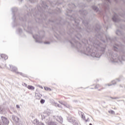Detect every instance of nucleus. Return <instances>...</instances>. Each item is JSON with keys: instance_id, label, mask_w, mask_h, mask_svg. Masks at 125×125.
<instances>
[{"instance_id": "14", "label": "nucleus", "mask_w": 125, "mask_h": 125, "mask_svg": "<svg viewBox=\"0 0 125 125\" xmlns=\"http://www.w3.org/2000/svg\"><path fill=\"white\" fill-rule=\"evenodd\" d=\"M117 82H119V80L117 79L116 80H114L112 81V84H106L105 86H107V85H108V86H111V85H112V84H116V83H117Z\"/></svg>"}, {"instance_id": "40", "label": "nucleus", "mask_w": 125, "mask_h": 125, "mask_svg": "<svg viewBox=\"0 0 125 125\" xmlns=\"http://www.w3.org/2000/svg\"><path fill=\"white\" fill-rule=\"evenodd\" d=\"M120 16H121V17H123V15L122 14H120Z\"/></svg>"}, {"instance_id": "25", "label": "nucleus", "mask_w": 125, "mask_h": 125, "mask_svg": "<svg viewBox=\"0 0 125 125\" xmlns=\"http://www.w3.org/2000/svg\"><path fill=\"white\" fill-rule=\"evenodd\" d=\"M44 43L45 44H49L50 43V42H44Z\"/></svg>"}, {"instance_id": "52", "label": "nucleus", "mask_w": 125, "mask_h": 125, "mask_svg": "<svg viewBox=\"0 0 125 125\" xmlns=\"http://www.w3.org/2000/svg\"><path fill=\"white\" fill-rule=\"evenodd\" d=\"M97 29H98V27H97Z\"/></svg>"}, {"instance_id": "12", "label": "nucleus", "mask_w": 125, "mask_h": 125, "mask_svg": "<svg viewBox=\"0 0 125 125\" xmlns=\"http://www.w3.org/2000/svg\"><path fill=\"white\" fill-rule=\"evenodd\" d=\"M55 120H56L58 122H59L61 123V124H62L63 123V118H62V117L61 116H54Z\"/></svg>"}, {"instance_id": "11", "label": "nucleus", "mask_w": 125, "mask_h": 125, "mask_svg": "<svg viewBox=\"0 0 125 125\" xmlns=\"http://www.w3.org/2000/svg\"><path fill=\"white\" fill-rule=\"evenodd\" d=\"M112 20L114 22H119V21H120L119 16H118L116 13H114V15L112 18Z\"/></svg>"}, {"instance_id": "29", "label": "nucleus", "mask_w": 125, "mask_h": 125, "mask_svg": "<svg viewBox=\"0 0 125 125\" xmlns=\"http://www.w3.org/2000/svg\"><path fill=\"white\" fill-rule=\"evenodd\" d=\"M57 105L59 108H62V106H61V105L58 104H57Z\"/></svg>"}, {"instance_id": "9", "label": "nucleus", "mask_w": 125, "mask_h": 125, "mask_svg": "<svg viewBox=\"0 0 125 125\" xmlns=\"http://www.w3.org/2000/svg\"><path fill=\"white\" fill-rule=\"evenodd\" d=\"M33 38L35 40L36 42H39V43H42V42L41 37L39 35H33Z\"/></svg>"}, {"instance_id": "6", "label": "nucleus", "mask_w": 125, "mask_h": 125, "mask_svg": "<svg viewBox=\"0 0 125 125\" xmlns=\"http://www.w3.org/2000/svg\"><path fill=\"white\" fill-rule=\"evenodd\" d=\"M113 49L115 51H122L123 49V45L121 44V43L119 44H115V45L113 46Z\"/></svg>"}, {"instance_id": "20", "label": "nucleus", "mask_w": 125, "mask_h": 125, "mask_svg": "<svg viewBox=\"0 0 125 125\" xmlns=\"http://www.w3.org/2000/svg\"><path fill=\"white\" fill-rule=\"evenodd\" d=\"M92 8H93V9H94V10L95 11H96L97 12V11H98V8L97 7H96V6H93Z\"/></svg>"}, {"instance_id": "31", "label": "nucleus", "mask_w": 125, "mask_h": 125, "mask_svg": "<svg viewBox=\"0 0 125 125\" xmlns=\"http://www.w3.org/2000/svg\"><path fill=\"white\" fill-rule=\"evenodd\" d=\"M16 108H17V109H19L20 108V106L18 104L16 105Z\"/></svg>"}, {"instance_id": "1", "label": "nucleus", "mask_w": 125, "mask_h": 125, "mask_svg": "<svg viewBox=\"0 0 125 125\" xmlns=\"http://www.w3.org/2000/svg\"><path fill=\"white\" fill-rule=\"evenodd\" d=\"M70 43L72 47H75L77 49L79 52L86 54L92 57H96V58H100L101 53H104L105 51V47L106 45L102 44L100 42L96 41L93 45H89L84 50V48L82 47V44L79 42L76 39H72L70 41ZM101 51L102 53H100Z\"/></svg>"}, {"instance_id": "13", "label": "nucleus", "mask_w": 125, "mask_h": 125, "mask_svg": "<svg viewBox=\"0 0 125 125\" xmlns=\"http://www.w3.org/2000/svg\"><path fill=\"white\" fill-rule=\"evenodd\" d=\"M73 34L76 35L75 36L77 40H81V38H82V35H80L79 32H78L77 31H75L73 32Z\"/></svg>"}, {"instance_id": "32", "label": "nucleus", "mask_w": 125, "mask_h": 125, "mask_svg": "<svg viewBox=\"0 0 125 125\" xmlns=\"http://www.w3.org/2000/svg\"><path fill=\"white\" fill-rule=\"evenodd\" d=\"M22 85H23L24 86L27 87V84H26V83H23Z\"/></svg>"}, {"instance_id": "42", "label": "nucleus", "mask_w": 125, "mask_h": 125, "mask_svg": "<svg viewBox=\"0 0 125 125\" xmlns=\"http://www.w3.org/2000/svg\"><path fill=\"white\" fill-rule=\"evenodd\" d=\"M98 28H100V25H98Z\"/></svg>"}, {"instance_id": "30", "label": "nucleus", "mask_w": 125, "mask_h": 125, "mask_svg": "<svg viewBox=\"0 0 125 125\" xmlns=\"http://www.w3.org/2000/svg\"><path fill=\"white\" fill-rule=\"evenodd\" d=\"M12 10L13 12H14V11H15V10H16V8H12Z\"/></svg>"}, {"instance_id": "15", "label": "nucleus", "mask_w": 125, "mask_h": 125, "mask_svg": "<svg viewBox=\"0 0 125 125\" xmlns=\"http://www.w3.org/2000/svg\"><path fill=\"white\" fill-rule=\"evenodd\" d=\"M81 116H82V119H83L84 121H85V122H88L89 121V118L88 117H87V119H85V116H84V114H83V113L81 112Z\"/></svg>"}, {"instance_id": "47", "label": "nucleus", "mask_w": 125, "mask_h": 125, "mask_svg": "<svg viewBox=\"0 0 125 125\" xmlns=\"http://www.w3.org/2000/svg\"><path fill=\"white\" fill-rule=\"evenodd\" d=\"M73 6H75V5H74V4H73Z\"/></svg>"}, {"instance_id": "54", "label": "nucleus", "mask_w": 125, "mask_h": 125, "mask_svg": "<svg viewBox=\"0 0 125 125\" xmlns=\"http://www.w3.org/2000/svg\"><path fill=\"white\" fill-rule=\"evenodd\" d=\"M99 90H100V89H99Z\"/></svg>"}, {"instance_id": "51", "label": "nucleus", "mask_w": 125, "mask_h": 125, "mask_svg": "<svg viewBox=\"0 0 125 125\" xmlns=\"http://www.w3.org/2000/svg\"><path fill=\"white\" fill-rule=\"evenodd\" d=\"M88 1H89V0H88Z\"/></svg>"}, {"instance_id": "21", "label": "nucleus", "mask_w": 125, "mask_h": 125, "mask_svg": "<svg viewBox=\"0 0 125 125\" xmlns=\"http://www.w3.org/2000/svg\"><path fill=\"white\" fill-rule=\"evenodd\" d=\"M45 90H47V91H51V89L50 88H48L47 87H44Z\"/></svg>"}, {"instance_id": "36", "label": "nucleus", "mask_w": 125, "mask_h": 125, "mask_svg": "<svg viewBox=\"0 0 125 125\" xmlns=\"http://www.w3.org/2000/svg\"><path fill=\"white\" fill-rule=\"evenodd\" d=\"M46 114H47V116H49V115H50V112H46Z\"/></svg>"}, {"instance_id": "49", "label": "nucleus", "mask_w": 125, "mask_h": 125, "mask_svg": "<svg viewBox=\"0 0 125 125\" xmlns=\"http://www.w3.org/2000/svg\"><path fill=\"white\" fill-rule=\"evenodd\" d=\"M82 42H83V43H84L83 41Z\"/></svg>"}, {"instance_id": "22", "label": "nucleus", "mask_w": 125, "mask_h": 125, "mask_svg": "<svg viewBox=\"0 0 125 125\" xmlns=\"http://www.w3.org/2000/svg\"><path fill=\"white\" fill-rule=\"evenodd\" d=\"M44 102H45V100H44L43 99H41L40 101V103H41V104H43V103H44Z\"/></svg>"}, {"instance_id": "46", "label": "nucleus", "mask_w": 125, "mask_h": 125, "mask_svg": "<svg viewBox=\"0 0 125 125\" xmlns=\"http://www.w3.org/2000/svg\"><path fill=\"white\" fill-rule=\"evenodd\" d=\"M89 125H92V124L91 123H90V124H89Z\"/></svg>"}, {"instance_id": "2", "label": "nucleus", "mask_w": 125, "mask_h": 125, "mask_svg": "<svg viewBox=\"0 0 125 125\" xmlns=\"http://www.w3.org/2000/svg\"><path fill=\"white\" fill-rule=\"evenodd\" d=\"M123 56H120L119 58L116 53L109 52V59L112 63H122V61H125V51L122 52Z\"/></svg>"}, {"instance_id": "7", "label": "nucleus", "mask_w": 125, "mask_h": 125, "mask_svg": "<svg viewBox=\"0 0 125 125\" xmlns=\"http://www.w3.org/2000/svg\"><path fill=\"white\" fill-rule=\"evenodd\" d=\"M45 123L48 125H57L56 122L51 121L49 117H47Z\"/></svg>"}, {"instance_id": "24", "label": "nucleus", "mask_w": 125, "mask_h": 125, "mask_svg": "<svg viewBox=\"0 0 125 125\" xmlns=\"http://www.w3.org/2000/svg\"><path fill=\"white\" fill-rule=\"evenodd\" d=\"M108 113H109L110 114H115V111H114L113 110H110L108 111Z\"/></svg>"}, {"instance_id": "23", "label": "nucleus", "mask_w": 125, "mask_h": 125, "mask_svg": "<svg viewBox=\"0 0 125 125\" xmlns=\"http://www.w3.org/2000/svg\"><path fill=\"white\" fill-rule=\"evenodd\" d=\"M116 34L117 35H118V36H120V35H121L122 34V33L121 32V31L117 30L116 31Z\"/></svg>"}, {"instance_id": "27", "label": "nucleus", "mask_w": 125, "mask_h": 125, "mask_svg": "<svg viewBox=\"0 0 125 125\" xmlns=\"http://www.w3.org/2000/svg\"><path fill=\"white\" fill-rule=\"evenodd\" d=\"M111 99H119V97H111Z\"/></svg>"}, {"instance_id": "17", "label": "nucleus", "mask_w": 125, "mask_h": 125, "mask_svg": "<svg viewBox=\"0 0 125 125\" xmlns=\"http://www.w3.org/2000/svg\"><path fill=\"white\" fill-rule=\"evenodd\" d=\"M0 56H1V58H3L5 60H6V59H7V58H8V57L4 54H1Z\"/></svg>"}, {"instance_id": "43", "label": "nucleus", "mask_w": 125, "mask_h": 125, "mask_svg": "<svg viewBox=\"0 0 125 125\" xmlns=\"http://www.w3.org/2000/svg\"><path fill=\"white\" fill-rule=\"evenodd\" d=\"M30 2H32V0H29Z\"/></svg>"}, {"instance_id": "53", "label": "nucleus", "mask_w": 125, "mask_h": 125, "mask_svg": "<svg viewBox=\"0 0 125 125\" xmlns=\"http://www.w3.org/2000/svg\"><path fill=\"white\" fill-rule=\"evenodd\" d=\"M96 31H97V29H96Z\"/></svg>"}, {"instance_id": "18", "label": "nucleus", "mask_w": 125, "mask_h": 125, "mask_svg": "<svg viewBox=\"0 0 125 125\" xmlns=\"http://www.w3.org/2000/svg\"><path fill=\"white\" fill-rule=\"evenodd\" d=\"M4 113V109L3 107L0 106V114H3Z\"/></svg>"}, {"instance_id": "10", "label": "nucleus", "mask_w": 125, "mask_h": 125, "mask_svg": "<svg viewBox=\"0 0 125 125\" xmlns=\"http://www.w3.org/2000/svg\"><path fill=\"white\" fill-rule=\"evenodd\" d=\"M105 3L104 5V7L105 9H109V5L111 4V1L110 0H104Z\"/></svg>"}, {"instance_id": "50", "label": "nucleus", "mask_w": 125, "mask_h": 125, "mask_svg": "<svg viewBox=\"0 0 125 125\" xmlns=\"http://www.w3.org/2000/svg\"><path fill=\"white\" fill-rule=\"evenodd\" d=\"M0 68H1V67L0 66Z\"/></svg>"}, {"instance_id": "41", "label": "nucleus", "mask_w": 125, "mask_h": 125, "mask_svg": "<svg viewBox=\"0 0 125 125\" xmlns=\"http://www.w3.org/2000/svg\"><path fill=\"white\" fill-rule=\"evenodd\" d=\"M104 20L105 21V16L104 17Z\"/></svg>"}, {"instance_id": "35", "label": "nucleus", "mask_w": 125, "mask_h": 125, "mask_svg": "<svg viewBox=\"0 0 125 125\" xmlns=\"http://www.w3.org/2000/svg\"><path fill=\"white\" fill-rule=\"evenodd\" d=\"M28 89H32V86H28Z\"/></svg>"}, {"instance_id": "19", "label": "nucleus", "mask_w": 125, "mask_h": 125, "mask_svg": "<svg viewBox=\"0 0 125 125\" xmlns=\"http://www.w3.org/2000/svg\"><path fill=\"white\" fill-rule=\"evenodd\" d=\"M12 119L13 121H15V122H17V120H18V118L15 115H12Z\"/></svg>"}, {"instance_id": "26", "label": "nucleus", "mask_w": 125, "mask_h": 125, "mask_svg": "<svg viewBox=\"0 0 125 125\" xmlns=\"http://www.w3.org/2000/svg\"><path fill=\"white\" fill-rule=\"evenodd\" d=\"M100 87V85L99 84H97L95 86V88H99Z\"/></svg>"}, {"instance_id": "34", "label": "nucleus", "mask_w": 125, "mask_h": 125, "mask_svg": "<svg viewBox=\"0 0 125 125\" xmlns=\"http://www.w3.org/2000/svg\"><path fill=\"white\" fill-rule=\"evenodd\" d=\"M38 125H44V124H43V123H41V122H39Z\"/></svg>"}, {"instance_id": "39", "label": "nucleus", "mask_w": 125, "mask_h": 125, "mask_svg": "<svg viewBox=\"0 0 125 125\" xmlns=\"http://www.w3.org/2000/svg\"><path fill=\"white\" fill-rule=\"evenodd\" d=\"M32 89H35V87H34V86H32Z\"/></svg>"}, {"instance_id": "33", "label": "nucleus", "mask_w": 125, "mask_h": 125, "mask_svg": "<svg viewBox=\"0 0 125 125\" xmlns=\"http://www.w3.org/2000/svg\"><path fill=\"white\" fill-rule=\"evenodd\" d=\"M106 38L107 41H108V40H110V37H109V36H106Z\"/></svg>"}, {"instance_id": "37", "label": "nucleus", "mask_w": 125, "mask_h": 125, "mask_svg": "<svg viewBox=\"0 0 125 125\" xmlns=\"http://www.w3.org/2000/svg\"><path fill=\"white\" fill-rule=\"evenodd\" d=\"M19 32H20V33H21V32H22V29H20L19 30Z\"/></svg>"}, {"instance_id": "4", "label": "nucleus", "mask_w": 125, "mask_h": 125, "mask_svg": "<svg viewBox=\"0 0 125 125\" xmlns=\"http://www.w3.org/2000/svg\"><path fill=\"white\" fill-rule=\"evenodd\" d=\"M67 121L68 122H69V123H72L73 125H79L78 120H77L74 117L69 116L67 117Z\"/></svg>"}, {"instance_id": "3", "label": "nucleus", "mask_w": 125, "mask_h": 125, "mask_svg": "<svg viewBox=\"0 0 125 125\" xmlns=\"http://www.w3.org/2000/svg\"><path fill=\"white\" fill-rule=\"evenodd\" d=\"M10 69L11 70V71H12V72H13L14 73L17 74V75L19 74L22 77H25L24 74H23L22 72H18L17 67L13 66V65H10Z\"/></svg>"}, {"instance_id": "28", "label": "nucleus", "mask_w": 125, "mask_h": 125, "mask_svg": "<svg viewBox=\"0 0 125 125\" xmlns=\"http://www.w3.org/2000/svg\"><path fill=\"white\" fill-rule=\"evenodd\" d=\"M76 27L78 30H80V27H79V22L77 23V25H76Z\"/></svg>"}, {"instance_id": "38", "label": "nucleus", "mask_w": 125, "mask_h": 125, "mask_svg": "<svg viewBox=\"0 0 125 125\" xmlns=\"http://www.w3.org/2000/svg\"><path fill=\"white\" fill-rule=\"evenodd\" d=\"M40 87V88H42H42H43V87H42V86H39Z\"/></svg>"}, {"instance_id": "45", "label": "nucleus", "mask_w": 125, "mask_h": 125, "mask_svg": "<svg viewBox=\"0 0 125 125\" xmlns=\"http://www.w3.org/2000/svg\"><path fill=\"white\" fill-rule=\"evenodd\" d=\"M103 42H105V41H103Z\"/></svg>"}, {"instance_id": "16", "label": "nucleus", "mask_w": 125, "mask_h": 125, "mask_svg": "<svg viewBox=\"0 0 125 125\" xmlns=\"http://www.w3.org/2000/svg\"><path fill=\"white\" fill-rule=\"evenodd\" d=\"M42 96V94L40 93H35V97L36 99H41Z\"/></svg>"}, {"instance_id": "44", "label": "nucleus", "mask_w": 125, "mask_h": 125, "mask_svg": "<svg viewBox=\"0 0 125 125\" xmlns=\"http://www.w3.org/2000/svg\"><path fill=\"white\" fill-rule=\"evenodd\" d=\"M124 42H125V38H124Z\"/></svg>"}, {"instance_id": "48", "label": "nucleus", "mask_w": 125, "mask_h": 125, "mask_svg": "<svg viewBox=\"0 0 125 125\" xmlns=\"http://www.w3.org/2000/svg\"><path fill=\"white\" fill-rule=\"evenodd\" d=\"M21 0V1H22V0Z\"/></svg>"}, {"instance_id": "8", "label": "nucleus", "mask_w": 125, "mask_h": 125, "mask_svg": "<svg viewBox=\"0 0 125 125\" xmlns=\"http://www.w3.org/2000/svg\"><path fill=\"white\" fill-rule=\"evenodd\" d=\"M60 104L62 105H63L64 107H66V108H68V109H69L70 110H72L73 109V107L72 106L70 105V104H67L65 102H62V101H59V102Z\"/></svg>"}, {"instance_id": "5", "label": "nucleus", "mask_w": 125, "mask_h": 125, "mask_svg": "<svg viewBox=\"0 0 125 125\" xmlns=\"http://www.w3.org/2000/svg\"><path fill=\"white\" fill-rule=\"evenodd\" d=\"M9 124V121L7 118L4 117H1V121H0V125H5Z\"/></svg>"}]
</instances>
